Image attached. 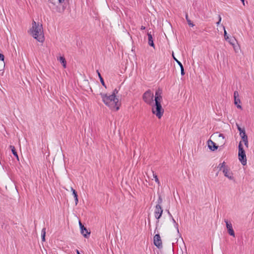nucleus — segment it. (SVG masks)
Masks as SVG:
<instances>
[{
  "mask_svg": "<svg viewBox=\"0 0 254 254\" xmlns=\"http://www.w3.org/2000/svg\"><path fill=\"white\" fill-rule=\"evenodd\" d=\"M162 201H163V199H162L161 196L159 195L156 205H161V204L162 203Z\"/></svg>",
  "mask_w": 254,
  "mask_h": 254,
  "instance_id": "obj_25",
  "label": "nucleus"
},
{
  "mask_svg": "<svg viewBox=\"0 0 254 254\" xmlns=\"http://www.w3.org/2000/svg\"><path fill=\"white\" fill-rule=\"evenodd\" d=\"M140 29L141 30H144L145 29V27L144 26H141Z\"/></svg>",
  "mask_w": 254,
  "mask_h": 254,
  "instance_id": "obj_38",
  "label": "nucleus"
},
{
  "mask_svg": "<svg viewBox=\"0 0 254 254\" xmlns=\"http://www.w3.org/2000/svg\"><path fill=\"white\" fill-rule=\"evenodd\" d=\"M162 91L159 89L156 91L155 92V96H159V95H161Z\"/></svg>",
  "mask_w": 254,
  "mask_h": 254,
  "instance_id": "obj_28",
  "label": "nucleus"
},
{
  "mask_svg": "<svg viewBox=\"0 0 254 254\" xmlns=\"http://www.w3.org/2000/svg\"><path fill=\"white\" fill-rule=\"evenodd\" d=\"M154 244L159 249L162 248V240L159 234H156L154 237Z\"/></svg>",
  "mask_w": 254,
  "mask_h": 254,
  "instance_id": "obj_8",
  "label": "nucleus"
},
{
  "mask_svg": "<svg viewBox=\"0 0 254 254\" xmlns=\"http://www.w3.org/2000/svg\"><path fill=\"white\" fill-rule=\"evenodd\" d=\"M223 172L226 177H227L228 179L231 180L234 179V177L232 175V173L229 172V170H228V167L226 168H224V169H223Z\"/></svg>",
  "mask_w": 254,
  "mask_h": 254,
  "instance_id": "obj_11",
  "label": "nucleus"
},
{
  "mask_svg": "<svg viewBox=\"0 0 254 254\" xmlns=\"http://www.w3.org/2000/svg\"><path fill=\"white\" fill-rule=\"evenodd\" d=\"M186 18L187 21V22L189 26L191 27H193L194 26V24L192 22H191V20L189 18L188 15L186 14Z\"/></svg>",
  "mask_w": 254,
  "mask_h": 254,
  "instance_id": "obj_20",
  "label": "nucleus"
},
{
  "mask_svg": "<svg viewBox=\"0 0 254 254\" xmlns=\"http://www.w3.org/2000/svg\"><path fill=\"white\" fill-rule=\"evenodd\" d=\"M241 0L242 1V2L243 3V4H244V1H245V0Z\"/></svg>",
  "mask_w": 254,
  "mask_h": 254,
  "instance_id": "obj_41",
  "label": "nucleus"
},
{
  "mask_svg": "<svg viewBox=\"0 0 254 254\" xmlns=\"http://www.w3.org/2000/svg\"><path fill=\"white\" fill-rule=\"evenodd\" d=\"M219 137H222L223 138V139L224 138V136L223 135V134H221V133L219 134Z\"/></svg>",
  "mask_w": 254,
  "mask_h": 254,
  "instance_id": "obj_36",
  "label": "nucleus"
},
{
  "mask_svg": "<svg viewBox=\"0 0 254 254\" xmlns=\"http://www.w3.org/2000/svg\"><path fill=\"white\" fill-rule=\"evenodd\" d=\"M4 56L3 54L0 53V61L4 62Z\"/></svg>",
  "mask_w": 254,
  "mask_h": 254,
  "instance_id": "obj_31",
  "label": "nucleus"
},
{
  "mask_svg": "<svg viewBox=\"0 0 254 254\" xmlns=\"http://www.w3.org/2000/svg\"><path fill=\"white\" fill-rule=\"evenodd\" d=\"M224 222L226 223V226L228 234L230 236H231L233 237H235V232L233 229L232 223L230 221H228L226 219H225Z\"/></svg>",
  "mask_w": 254,
  "mask_h": 254,
  "instance_id": "obj_6",
  "label": "nucleus"
},
{
  "mask_svg": "<svg viewBox=\"0 0 254 254\" xmlns=\"http://www.w3.org/2000/svg\"><path fill=\"white\" fill-rule=\"evenodd\" d=\"M153 177H154V178L155 179V181L156 183H157L158 184H159V179H158V178L157 177V176L156 174H153Z\"/></svg>",
  "mask_w": 254,
  "mask_h": 254,
  "instance_id": "obj_30",
  "label": "nucleus"
},
{
  "mask_svg": "<svg viewBox=\"0 0 254 254\" xmlns=\"http://www.w3.org/2000/svg\"><path fill=\"white\" fill-rule=\"evenodd\" d=\"M9 148L11 149L12 153L13 154V155L16 158L17 160H19L18 155L17 154V153L16 151L14 146L13 145H10Z\"/></svg>",
  "mask_w": 254,
  "mask_h": 254,
  "instance_id": "obj_15",
  "label": "nucleus"
},
{
  "mask_svg": "<svg viewBox=\"0 0 254 254\" xmlns=\"http://www.w3.org/2000/svg\"><path fill=\"white\" fill-rule=\"evenodd\" d=\"M119 89H117V88H115L113 91V93L111 95H114V96L115 97V98H117L116 97V95L119 92Z\"/></svg>",
  "mask_w": 254,
  "mask_h": 254,
  "instance_id": "obj_26",
  "label": "nucleus"
},
{
  "mask_svg": "<svg viewBox=\"0 0 254 254\" xmlns=\"http://www.w3.org/2000/svg\"><path fill=\"white\" fill-rule=\"evenodd\" d=\"M207 145H208V147L209 148V149L210 150H211V151H215L218 147V146H217L216 144V143L215 142H214L211 139H209L207 141Z\"/></svg>",
  "mask_w": 254,
  "mask_h": 254,
  "instance_id": "obj_10",
  "label": "nucleus"
},
{
  "mask_svg": "<svg viewBox=\"0 0 254 254\" xmlns=\"http://www.w3.org/2000/svg\"><path fill=\"white\" fill-rule=\"evenodd\" d=\"M180 68H181V75H184L185 74V70H184V68L183 65H182L181 66H180Z\"/></svg>",
  "mask_w": 254,
  "mask_h": 254,
  "instance_id": "obj_29",
  "label": "nucleus"
},
{
  "mask_svg": "<svg viewBox=\"0 0 254 254\" xmlns=\"http://www.w3.org/2000/svg\"><path fill=\"white\" fill-rule=\"evenodd\" d=\"M152 112L153 114L156 115V116L160 119L164 113V109L162 108L161 103L157 102L152 106Z\"/></svg>",
  "mask_w": 254,
  "mask_h": 254,
  "instance_id": "obj_4",
  "label": "nucleus"
},
{
  "mask_svg": "<svg viewBox=\"0 0 254 254\" xmlns=\"http://www.w3.org/2000/svg\"><path fill=\"white\" fill-rule=\"evenodd\" d=\"M244 142L245 145L248 147V140L247 139L246 140L243 141Z\"/></svg>",
  "mask_w": 254,
  "mask_h": 254,
  "instance_id": "obj_33",
  "label": "nucleus"
},
{
  "mask_svg": "<svg viewBox=\"0 0 254 254\" xmlns=\"http://www.w3.org/2000/svg\"><path fill=\"white\" fill-rule=\"evenodd\" d=\"M171 219L172 220L174 224L175 227L177 229V232L179 233V225H178V224L177 223H176L175 220L174 219V218L173 217H171Z\"/></svg>",
  "mask_w": 254,
  "mask_h": 254,
  "instance_id": "obj_23",
  "label": "nucleus"
},
{
  "mask_svg": "<svg viewBox=\"0 0 254 254\" xmlns=\"http://www.w3.org/2000/svg\"><path fill=\"white\" fill-rule=\"evenodd\" d=\"M59 0V3H63L64 1V0Z\"/></svg>",
  "mask_w": 254,
  "mask_h": 254,
  "instance_id": "obj_39",
  "label": "nucleus"
},
{
  "mask_svg": "<svg viewBox=\"0 0 254 254\" xmlns=\"http://www.w3.org/2000/svg\"><path fill=\"white\" fill-rule=\"evenodd\" d=\"M103 103L110 108L111 110L116 111L120 109V104L119 103V99L115 98L114 95H108L106 93H101L100 94Z\"/></svg>",
  "mask_w": 254,
  "mask_h": 254,
  "instance_id": "obj_1",
  "label": "nucleus"
},
{
  "mask_svg": "<svg viewBox=\"0 0 254 254\" xmlns=\"http://www.w3.org/2000/svg\"><path fill=\"white\" fill-rule=\"evenodd\" d=\"M223 29L224 30V37H225V39H227L228 38V36L227 35V32L225 30L224 26H223Z\"/></svg>",
  "mask_w": 254,
  "mask_h": 254,
  "instance_id": "obj_32",
  "label": "nucleus"
},
{
  "mask_svg": "<svg viewBox=\"0 0 254 254\" xmlns=\"http://www.w3.org/2000/svg\"><path fill=\"white\" fill-rule=\"evenodd\" d=\"M172 56H173V58L174 59V60L177 62V63L179 64V65L180 66H181L182 65H183L179 61H178L174 56V53H173V54H172Z\"/></svg>",
  "mask_w": 254,
  "mask_h": 254,
  "instance_id": "obj_27",
  "label": "nucleus"
},
{
  "mask_svg": "<svg viewBox=\"0 0 254 254\" xmlns=\"http://www.w3.org/2000/svg\"><path fill=\"white\" fill-rule=\"evenodd\" d=\"M58 60L62 64L63 67L64 68H65L66 65V60H65V58H64V57H62V56L60 57L58 59Z\"/></svg>",
  "mask_w": 254,
  "mask_h": 254,
  "instance_id": "obj_16",
  "label": "nucleus"
},
{
  "mask_svg": "<svg viewBox=\"0 0 254 254\" xmlns=\"http://www.w3.org/2000/svg\"><path fill=\"white\" fill-rule=\"evenodd\" d=\"M167 213H168V214L169 216L171 218L172 217H173V216H172V214L170 213V211H169V210H167Z\"/></svg>",
  "mask_w": 254,
  "mask_h": 254,
  "instance_id": "obj_35",
  "label": "nucleus"
},
{
  "mask_svg": "<svg viewBox=\"0 0 254 254\" xmlns=\"http://www.w3.org/2000/svg\"><path fill=\"white\" fill-rule=\"evenodd\" d=\"M71 191L72 192V194H73V195L74 196V200H75V204L77 205V203L78 202L77 193L75 191V190L74 189H73L72 188H71Z\"/></svg>",
  "mask_w": 254,
  "mask_h": 254,
  "instance_id": "obj_14",
  "label": "nucleus"
},
{
  "mask_svg": "<svg viewBox=\"0 0 254 254\" xmlns=\"http://www.w3.org/2000/svg\"><path fill=\"white\" fill-rule=\"evenodd\" d=\"M30 30L34 38L39 42H43L44 36L42 25H40L39 23H36L35 21H33L32 26Z\"/></svg>",
  "mask_w": 254,
  "mask_h": 254,
  "instance_id": "obj_2",
  "label": "nucleus"
},
{
  "mask_svg": "<svg viewBox=\"0 0 254 254\" xmlns=\"http://www.w3.org/2000/svg\"><path fill=\"white\" fill-rule=\"evenodd\" d=\"M79 225L80 226V229H81V228H84V226L82 225L80 221H79Z\"/></svg>",
  "mask_w": 254,
  "mask_h": 254,
  "instance_id": "obj_34",
  "label": "nucleus"
},
{
  "mask_svg": "<svg viewBox=\"0 0 254 254\" xmlns=\"http://www.w3.org/2000/svg\"><path fill=\"white\" fill-rule=\"evenodd\" d=\"M240 136H241L243 141H244V140H246L248 139V136L246 134V132H243V133L240 134Z\"/></svg>",
  "mask_w": 254,
  "mask_h": 254,
  "instance_id": "obj_24",
  "label": "nucleus"
},
{
  "mask_svg": "<svg viewBox=\"0 0 254 254\" xmlns=\"http://www.w3.org/2000/svg\"><path fill=\"white\" fill-rule=\"evenodd\" d=\"M45 236H46V228H43L41 232V238L42 241H45Z\"/></svg>",
  "mask_w": 254,
  "mask_h": 254,
  "instance_id": "obj_18",
  "label": "nucleus"
},
{
  "mask_svg": "<svg viewBox=\"0 0 254 254\" xmlns=\"http://www.w3.org/2000/svg\"><path fill=\"white\" fill-rule=\"evenodd\" d=\"M236 125L237 127V129L240 132V135L243 133V132H245V129L244 128H241L238 124Z\"/></svg>",
  "mask_w": 254,
  "mask_h": 254,
  "instance_id": "obj_21",
  "label": "nucleus"
},
{
  "mask_svg": "<svg viewBox=\"0 0 254 254\" xmlns=\"http://www.w3.org/2000/svg\"><path fill=\"white\" fill-rule=\"evenodd\" d=\"M221 22H219V21H218L217 23H216V24L218 26L220 23Z\"/></svg>",
  "mask_w": 254,
  "mask_h": 254,
  "instance_id": "obj_40",
  "label": "nucleus"
},
{
  "mask_svg": "<svg viewBox=\"0 0 254 254\" xmlns=\"http://www.w3.org/2000/svg\"><path fill=\"white\" fill-rule=\"evenodd\" d=\"M154 95L150 90H148L144 93L142 96L143 101L147 104L152 106L153 104Z\"/></svg>",
  "mask_w": 254,
  "mask_h": 254,
  "instance_id": "obj_5",
  "label": "nucleus"
},
{
  "mask_svg": "<svg viewBox=\"0 0 254 254\" xmlns=\"http://www.w3.org/2000/svg\"><path fill=\"white\" fill-rule=\"evenodd\" d=\"M97 72L98 73V76H99V78H100V82L101 83V84H102V85L105 87V88H107V86L104 82V79L103 78H102L100 73L99 72V71L97 70Z\"/></svg>",
  "mask_w": 254,
  "mask_h": 254,
  "instance_id": "obj_17",
  "label": "nucleus"
},
{
  "mask_svg": "<svg viewBox=\"0 0 254 254\" xmlns=\"http://www.w3.org/2000/svg\"><path fill=\"white\" fill-rule=\"evenodd\" d=\"M239 93L237 91H235L234 93V104L237 106V107L240 109H242V106L240 105V103H241L240 99L239 98Z\"/></svg>",
  "mask_w": 254,
  "mask_h": 254,
  "instance_id": "obj_9",
  "label": "nucleus"
},
{
  "mask_svg": "<svg viewBox=\"0 0 254 254\" xmlns=\"http://www.w3.org/2000/svg\"><path fill=\"white\" fill-rule=\"evenodd\" d=\"M80 232L81 234L85 237V238H88L90 234V232H89L86 229V227L84 226V228H81L80 229Z\"/></svg>",
  "mask_w": 254,
  "mask_h": 254,
  "instance_id": "obj_13",
  "label": "nucleus"
},
{
  "mask_svg": "<svg viewBox=\"0 0 254 254\" xmlns=\"http://www.w3.org/2000/svg\"><path fill=\"white\" fill-rule=\"evenodd\" d=\"M147 36H148V45L151 47L155 48V45H154V44L153 42V37L151 34V32H148Z\"/></svg>",
  "mask_w": 254,
  "mask_h": 254,
  "instance_id": "obj_12",
  "label": "nucleus"
},
{
  "mask_svg": "<svg viewBox=\"0 0 254 254\" xmlns=\"http://www.w3.org/2000/svg\"><path fill=\"white\" fill-rule=\"evenodd\" d=\"M163 212V209L161 205H156L155 206L154 214L155 217L157 219H159L161 217Z\"/></svg>",
  "mask_w": 254,
  "mask_h": 254,
  "instance_id": "obj_7",
  "label": "nucleus"
},
{
  "mask_svg": "<svg viewBox=\"0 0 254 254\" xmlns=\"http://www.w3.org/2000/svg\"><path fill=\"white\" fill-rule=\"evenodd\" d=\"M218 168H219V170H222L223 171V169H224V168H227V166H226L225 165V162H223L222 163H220Z\"/></svg>",
  "mask_w": 254,
  "mask_h": 254,
  "instance_id": "obj_22",
  "label": "nucleus"
},
{
  "mask_svg": "<svg viewBox=\"0 0 254 254\" xmlns=\"http://www.w3.org/2000/svg\"><path fill=\"white\" fill-rule=\"evenodd\" d=\"M238 158L241 164L245 166L247 164V157L245 151L244 149L241 141L240 142L238 146Z\"/></svg>",
  "mask_w": 254,
  "mask_h": 254,
  "instance_id": "obj_3",
  "label": "nucleus"
},
{
  "mask_svg": "<svg viewBox=\"0 0 254 254\" xmlns=\"http://www.w3.org/2000/svg\"><path fill=\"white\" fill-rule=\"evenodd\" d=\"M218 18H219L218 21H219V22H221V17L220 15H219Z\"/></svg>",
  "mask_w": 254,
  "mask_h": 254,
  "instance_id": "obj_37",
  "label": "nucleus"
},
{
  "mask_svg": "<svg viewBox=\"0 0 254 254\" xmlns=\"http://www.w3.org/2000/svg\"><path fill=\"white\" fill-rule=\"evenodd\" d=\"M162 97L161 95H159V96H155V103H156L157 102H159L161 103V100H162Z\"/></svg>",
  "mask_w": 254,
  "mask_h": 254,
  "instance_id": "obj_19",
  "label": "nucleus"
}]
</instances>
